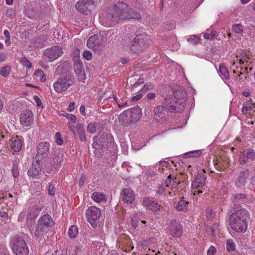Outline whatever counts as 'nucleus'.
<instances>
[{
	"label": "nucleus",
	"instance_id": "nucleus-1",
	"mask_svg": "<svg viewBox=\"0 0 255 255\" xmlns=\"http://www.w3.org/2000/svg\"><path fill=\"white\" fill-rule=\"evenodd\" d=\"M108 18L113 22H117L120 19H139L141 15L139 12L131 9L124 2H117L113 7V10L107 15Z\"/></svg>",
	"mask_w": 255,
	"mask_h": 255
},
{
	"label": "nucleus",
	"instance_id": "nucleus-2",
	"mask_svg": "<svg viewBox=\"0 0 255 255\" xmlns=\"http://www.w3.org/2000/svg\"><path fill=\"white\" fill-rule=\"evenodd\" d=\"M249 218L250 214L245 209L234 212L230 217L229 224L231 229L238 233H245L248 226L247 220Z\"/></svg>",
	"mask_w": 255,
	"mask_h": 255
},
{
	"label": "nucleus",
	"instance_id": "nucleus-3",
	"mask_svg": "<svg viewBox=\"0 0 255 255\" xmlns=\"http://www.w3.org/2000/svg\"><path fill=\"white\" fill-rule=\"evenodd\" d=\"M148 36L146 34H142L136 35L132 39L128 37L126 39V44L131 53L137 54L143 52L148 47Z\"/></svg>",
	"mask_w": 255,
	"mask_h": 255
},
{
	"label": "nucleus",
	"instance_id": "nucleus-4",
	"mask_svg": "<svg viewBox=\"0 0 255 255\" xmlns=\"http://www.w3.org/2000/svg\"><path fill=\"white\" fill-rule=\"evenodd\" d=\"M113 136L107 132H100L94 137L92 144L95 149L94 153L98 156H102L104 151L107 149L109 144L113 142Z\"/></svg>",
	"mask_w": 255,
	"mask_h": 255
},
{
	"label": "nucleus",
	"instance_id": "nucleus-5",
	"mask_svg": "<svg viewBox=\"0 0 255 255\" xmlns=\"http://www.w3.org/2000/svg\"><path fill=\"white\" fill-rule=\"evenodd\" d=\"M142 115L141 110L138 106L127 110L120 114L119 122L124 127H128L136 123Z\"/></svg>",
	"mask_w": 255,
	"mask_h": 255
},
{
	"label": "nucleus",
	"instance_id": "nucleus-6",
	"mask_svg": "<svg viewBox=\"0 0 255 255\" xmlns=\"http://www.w3.org/2000/svg\"><path fill=\"white\" fill-rule=\"evenodd\" d=\"M10 246L15 255H28L29 252L27 243L24 235H16L11 238Z\"/></svg>",
	"mask_w": 255,
	"mask_h": 255
},
{
	"label": "nucleus",
	"instance_id": "nucleus-7",
	"mask_svg": "<svg viewBox=\"0 0 255 255\" xmlns=\"http://www.w3.org/2000/svg\"><path fill=\"white\" fill-rule=\"evenodd\" d=\"M75 82L74 77L70 73L61 75L53 83L54 90L58 93H62L67 90Z\"/></svg>",
	"mask_w": 255,
	"mask_h": 255
},
{
	"label": "nucleus",
	"instance_id": "nucleus-8",
	"mask_svg": "<svg viewBox=\"0 0 255 255\" xmlns=\"http://www.w3.org/2000/svg\"><path fill=\"white\" fill-rule=\"evenodd\" d=\"M54 224V221L50 215L45 214L42 216L37 221L36 229L34 232L35 236H41L43 234L47 233Z\"/></svg>",
	"mask_w": 255,
	"mask_h": 255
},
{
	"label": "nucleus",
	"instance_id": "nucleus-9",
	"mask_svg": "<svg viewBox=\"0 0 255 255\" xmlns=\"http://www.w3.org/2000/svg\"><path fill=\"white\" fill-rule=\"evenodd\" d=\"M162 102L170 113H180L184 109L183 107H181V104L178 101L175 100L170 94L166 95Z\"/></svg>",
	"mask_w": 255,
	"mask_h": 255
},
{
	"label": "nucleus",
	"instance_id": "nucleus-10",
	"mask_svg": "<svg viewBox=\"0 0 255 255\" xmlns=\"http://www.w3.org/2000/svg\"><path fill=\"white\" fill-rule=\"evenodd\" d=\"M86 215L92 227L96 228L101 216L100 209L95 206H91L86 210Z\"/></svg>",
	"mask_w": 255,
	"mask_h": 255
},
{
	"label": "nucleus",
	"instance_id": "nucleus-11",
	"mask_svg": "<svg viewBox=\"0 0 255 255\" xmlns=\"http://www.w3.org/2000/svg\"><path fill=\"white\" fill-rule=\"evenodd\" d=\"M63 53L62 49L59 46H52L44 51L43 57L46 61L51 62L60 57Z\"/></svg>",
	"mask_w": 255,
	"mask_h": 255
},
{
	"label": "nucleus",
	"instance_id": "nucleus-12",
	"mask_svg": "<svg viewBox=\"0 0 255 255\" xmlns=\"http://www.w3.org/2000/svg\"><path fill=\"white\" fill-rule=\"evenodd\" d=\"M168 230L171 237L179 238L182 234L183 227L178 220L173 219L169 223Z\"/></svg>",
	"mask_w": 255,
	"mask_h": 255
},
{
	"label": "nucleus",
	"instance_id": "nucleus-13",
	"mask_svg": "<svg viewBox=\"0 0 255 255\" xmlns=\"http://www.w3.org/2000/svg\"><path fill=\"white\" fill-rule=\"evenodd\" d=\"M69 129L73 132L75 138H79L81 142H86L87 137L84 129V125L78 122L75 128L73 127L69 123H67Z\"/></svg>",
	"mask_w": 255,
	"mask_h": 255
},
{
	"label": "nucleus",
	"instance_id": "nucleus-14",
	"mask_svg": "<svg viewBox=\"0 0 255 255\" xmlns=\"http://www.w3.org/2000/svg\"><path fill=\"white\" fill-rule=\"evenodd\" d=\"M153 113L156 119L165 122L169 117V113L170 112L162 102L160 104L154 107Z\"/></svg>",
	"mask_w": 255,
	"mask_h": 255
},
{
	"label": "nucleus",
	"instance_id": "nucleus-15",
	"mask_svg": "<svg viewBox=\"0 0 255 255\" xmlns=\"http://www.w3.org/2000/svg\"><path fill=\"white\" fill-rule=\"evenodd\" d=\"M94 3V1L92 0H81L76 3L75 6L79 12L87 15L93 8Z\"/></svg>",
	"mask_w": 255,
	"mask_h": 255
},
{
	"label": "nucleus",
	"instance_id": "nucleus-16",
	"mask_svg": "<svg viewBox=\"0 0 255 255\" xmlns=\"http://www.w3.org/2000/svg\"><path fill=\"white\" fill-rule=\"evenodd\" d=\"M246 198L247 195L243 193L235 194L232 196L231 207L235 212H237L238 210L239 211L243 209L242 205Z\"/></svg>",
	"mask_w": 255,
	"mask_h": 255
},
{
	"label": "nucleus",
	"instance_id": "nucleus-17",
	"mask_svg": "<svg viewBox=\"0 0 255 255\" xmlns=\"http://www.w3.org/2000/svg\"><path fill=\"white\" fill-rule=\"evenodd\" d=\"M50 144L47 142H41L37 147V154L34 158L41 160L47 157L49 153Z\"/></svg>",
	"mask_w": 255,
	"mask_h": 255
},
{
	"label": "nucleus",
	"instance_id": "nucleus-18",
	"mask_svg": "<svg viewBox=\"0 0 255 255\" xmlns=\"http://www.w3.org/2000/svg\"><path fill=\"white\" fill-rule=\"evenodd\" d=\"M172 94L173 98L181 104V107L184 108L186 103L185 98L187 95L186 91L182 87H178L172 90Z\"/></svg>",
	"mask_w": 255,
	"mask_h": 255
},
{
	"label": "nucleus",
	"instance_id": "nucleus-19",
	"mask_svg": "<svg viewBox=\"0 0 255 255\" xmlns=\"http://www.w3.org/2000/svg\"><path fill=\"white\" fill-rule=\"evenodd\" d=\"M206 179V177L203 173H199L194 180L192 182L191 185L192 188L198 190L197 191V194H199L203 193V191L200 190V189H202L204 186ZM195 192H196V191H195Z\"/></svg>",
	"mask_w": 255,
	"mask_h": 255
},
{
	"label": "nucleus",
	"instance_id": "nucleus-20",
	"mask_svg": "<svg viewBox=\"0 0 255 255\" xmlns=\"http://www.w3.org/2000/svg\"><path fill=\"white\" fill-rule=\"evenodd\" d=\"M255 159V152L252 148H247L241 152L239 161L242 165L247 163L249 160L253 161Z\"/></svg>",
	"mask_w": 255,
	"mask_h": 255
},
{
	"label": "nucleus",
	"instance_id": "nucleus-21",
	"mask_svg": "<svg viewBox=\"0 0 255 255\" xmlns=\"http://www.w3.org/2000/svg\"><path fill=\"white\" fill-rule=\"evenodd\" d=\"M121 198L125 203L131 204L135 198V194L131 188L126 187L121 192Z\"/></svg>",
	"mask_w": 255,
	"mask_h": 255
},
{
	"label": "nucleus",
	"instance_id": "nucleus-22",
	"mask_svg": "<svg viewBox=\"0 0 255 255\" xmlns=\"http://www.w3.org/2000/svg\"><path fill=\"white\" fill-rule=\"evenodd\" d=\"M20 122L25 127L32 125L34 122L32 112L29 110L22 111L20 115Z\"/></svg>",
	"mask_w": 255,
	"mask_h": 255
},
{
	"label": "nucleus",
	"instance_id": "nucleus-23",
	"mask_svg": "<svg viewBox=\"0 0 255 255\" xmlns=\"http://www.w3.org/2000/svg\"><path fill=\"white\" fill-rule=\"evenodd\" d=\"M42 161L41 160L34 159L32 167L28 170L27 174L33 178H38L41 171Z\"/></svg>",
	"mask_w": 255,
	"mask_h": 255
},
{
	"label": "nucleus",
	"instance_id": "nucleus-24",
	"mask_svg": "<svg viewBox=\"0 0 255 255\" xmlns=\"http://www.w3.org/2000/svg\"><path fill=\"white\" fill-rule=\"evenodd\" d=\"M250 174V171L249 169L241 171L235 181L236 185L238 187L244 186L246 183L247 179L249 177Z\"/></svg>",
	"mask_w": 255,
	"mask_h": 255
},
{
	"label": "nucleus",
	"instance_id": "nucleus-25",
	"mask_svg": "<svg viewBox=\"0 0 255 255\" xmlns=\"http://www.w3.org/2000/svg\"><path fill=\"white\" fill-rule=\"evenodd\" d=\"M143 205L147 207L148 209L153 211H157L160 210V205L154 201H151L148 198L144 197L143 199Z\"/></svg>",
	"mask_w": 255,
	"mask_h": 255
},
{
	"label": "nucleus",
	"instance_id": "nucleus-26",
	"mask_svg": "<svg viewBox=\"0 0 255 255\" xmlns=\"http://www.w3.org/2000/svg\"><path fill=\"white\" fill-rule=\"evenodd\" d=\"M22 137L16 135L11 139V147L15 152L19 151L22 147L23 141Z\"/></svg>",
	"mask_w": 255,
	"mask_h": 255
},
{
	"label": "nucleus",
	"instance_id": "nucleus-27",
	"mask_svg": "<svg viewBox=\"0 0 255 255\" xmlns=\"http://www.w3.org/2000/svg\"><path fill=\"white\" fill-rule=\"evenodd\" d=\"M71 67L70 62L68 60H62L58 64L56 68V72L58 74L65 73Z\"/></svg>",
	"mask_w": 255,
	"mask_h": 255
},
{
	"label": "nucleus",
	"instance_id": "nucleus-28",
	"mask_svg": "<svg viewBox=\"0 0 255 255\" xmlns=\"http://www.w3.org/2000/svg\"><path fill=\"white\" fill-rule=\"evenodd\" d=\"M113 35L114 32L112 30L100 31L99 34H97L98 36V39L100 40V45H102L107 40H109Z\"/></svg>",
	"mask_w": 255,
	"mask_h": 255
},
{
	"label": "nucleus",
	"instance_id": "nucleus-29",
	"mask_svg": "<svg viewBox=\"0 0 255 255\" xmlns=\"http://www.w3.org/2000/svg\"><path fill=\"white\" fill-rule=\"evenodd\" d=\"M74 69L77 75L79 81H83L85 79V74L82 63L78 62L74 64Z\"/></svg>",
	"mask_w": 255,
	"mask_h": 255
},
{
	"label": "nucleus",
	"instance_id": "nucleus-30",
	"mask_svg": "<svg viewBox=\"0 0 255 255\" xmlns=\"http://www.w3.org/2000/svg\"><path fill=\"white\" fill-rule=\"evenodd\" d=\"M99 43L100 40L98 39V36L97 34H94L89 38L87 42V45L89 48L94 49L97 46L100 45Z\"/></svg>",
	"mask_w": 255,
	"mask_h": 255
},
{
	"label": "nucleus",
	"instance_id": "nucleus-31",
	"mask_svg": "<svg viewBox=\"0 0 255 255\" xmlns=\"http://www.w3.org/2000/svg\"><path fill=\"white\" fill-rule=\"evenodd\" d=\"M189 204V202L184 200V198L182 197L177 203L175 208L178 211L187 212L188 211Z\"/></svg>",
	"mask_w": 255,
	"mask_h": 255
},
{
	"label": "nucleus",
	"instance_id": "nucleus-32",
	"mask_svg": "<svg viewBox=\"0 0 255 255\" xmlns=\"http://www.w3.org/2000/svg\"><path fill=\"white\" fill-rule=\"evenodd\" d=\"M218 72L222 79L229 80L230 79L229 70L224 63L220 64Z\"/></svg>",
	"mask_w": 255,
	"mask_h": 255
},
{
	"label": "nucleus",
	"instance_id": "nucleus-33",
	"mask_svg": "<svg viewBox=\"0 0 255 255\" xmlns=\"http://www.w3.org/2000/svg\"><path fill=\"white\" fill-rule=\"evenodd\" d=\"M63 160V156L61 154L58 153L57 155H54L52 156L50 163L52 166L55 168H58Z\"/></svg>",
	"mask_w": 255,
	"mask_h": 255
},
{
	"label": "nucleus",
	"instance_id": "nucleus-34",
	"mask_svg": "<svg viewBox=\"0 0 255 255\" xmlns=\"http://www.w3.org/2000/svg\"><path fill=\"white\" fill-rule=\"evenodd\" d=\"M47 39L45 35H41L35 38L33 42L34 46L37 48L42 47Z\"/></svg>",
	"mask_w": 255,
	"mask_h": 255
},
{
	"label": "nucleus",
	"instance_id": "nucleus-35",
	"mask_svg": "<svg viewBox=\"0 0 255 255\" xmlns=\"http://www.w3.org/2000/svg\"><path fill=\"white\" fill-rule=\"evenodd\" d=\"M92 199L96 202L100 203L103 201H106L107 197L105 195L99 192H94L92 195Z\"/></svg>",
	"mask_w": 255,
	"mask_h": 255
},
{
	"label": "nucleus",
	"instance_id": "nucleus-36",
	"mask_svg": "<svg viewBox=\"0 0 255 255\" xmlns=\"http://www.w3.org/2000/svg\"><path fill=\"white\" fill-rule=\"evenodd\" d=\"M202 154V151L200 150H193L183 154V158H187L189 157H199Z\"/></svg>",
	"mask_w": 255,
	"mask_h": 255
},
{
	"label": "nucleus",
	"instance_id": "nucleus-37",
	"mask_svg": "<svg viewBox=\"0 0 255 255\" xmlns=\"http://www.w3.org/2000/svg\"><path fill=\"white\" fill-rule=\"evenodd\" d=\"M251 101H252V99H250V101H246L244 103L242 112L244 114H247L248 111L253 109L254 106Z\"/></svg>",
	"mask_w": 255,
	"mask_h": 255
},
{
	"label": "nucleus",
	"instance_id": "nucleus-38",
	"mask_svg": "<svg viewBox=\"0 0 255 255\" xmlns=\"http://www.w3.org/2000/svg\"><path fill=\"white\" fill-rule=\"evenodd\" d=\"M225 162L222 159H217L214 162L215 168L219 171L224 170L225 168Z\"/></svg>",
	"mask_w": 255,
	"mask_h": 255
},
{
	"label": "nucleus",
	"instance_id": "nucleus-39",
	"mask_svg": "<svg viewBox=\"0 0 255 255\" xmlns=\"http://www.w3.org/2000/svg\"><path fill=\"white\" fill-rule=\"evenodd\" d=\"M78 234V228L76 226H71L68 231V235L70 238H75L77 237Z\"/></svg>",
	"mask_w": 255,
	"mask_h": 255
},
{
	"label": "nucleus",
	"instance_id": "nucleus-40",
	"mask_svg": "<svg viewBox=\"0 0 255 255\" xmlns=\"http://www.w3.org/2000/svg\"><path fill=\"white\" fill-rule=\"evenodd\" d=\"M59 115L66 117L68 120L73 124H75L77 122L76 117L73 114H68L65 112H62L61 113H59Z\"/></svg>",
	"mask_w": 255,
	"mask_h": 255
},
{
	"label": "nucleus",
	"instance_id": "nucleus-41",
	"mask_svg": "<svg viewBox=\"0 0 255 255\" xmlns=\"http://www.w3.org/2000/svg\"><path fill=\"white\" fill-rule=\"evenodd\" d=\"M11 172L14 178H16L19 176L18 165L16 161L13 162Z\"/></svg>",
	"mask_w": 255,
	"mask_h": 255
},
{
	"label": "nucleus",
	"instance_id": "nucleus-42",
	"mask_svg": "<svg viewBox=\"0 0 255 255\" xmlns=\"http://www.w3.org/2000/svg\"><path fill=\"white\" fill-rule=\"evenodd\" d=\"M243 30V26L241 24H235L232 26V31L236 33L241 34Z\"/></svg>",
	"mask_w": 255,
	"mask_h": 255
},
{
	"label": "nucleus",
	"instance_id": "nucleus-43",
	"mask_svg": "<svg viewBox=\"0 0 255 255\" xmlns=\"http://www.w3.org/2000/svg\"><path fill=\"white\" fill-rule=\"evenodd\" d=\"M10 68L8 66L1 67L0 70V75L4 77H7L9 74Z\"/></svg>",
	"mask_w": 255,
	"mask_h": 255
},
{
	"label": "nucleus",
	"instance_id": "nucleus-44",
	"mask_svg": "<svg viewBox=\"0 0 255 255\" xmlns=\"http://www.w3.org/2000/svg\"><path fill=\"white\" fill-rule=\"evenodd\" d=\"M236 248V244L232 240L227 241L226 249L229 252L234 251Z\"/></svg>",
	"mask_w": 255,
	"mask_h": 255
},
{
	"label": "nucleus",
	"instance_id": "nucleus-45",
	"mask_svg": "<svg viewBox=\"0 0 255 255\" xmlns=\"http://www.w3.org/2000/svg\"><path fill=\"white\" fill-rule=\"evenodd\" d=\"M34 74L35 76L40 78V81L44 82L46 80V77L43 74L42 70L37 69L34 71Z\"/></svg>",
	"mask_w": 255,
	"mask_h": 255
},
{
	"label": "nucleus",
	"instance_id": "nucleus-46",
	"mask_svg": "<svg viewBox=\"0 0 255 255\" xmlns=\"http://www.w3.org/2000/svg\"><path fill=\"white\" fill-rule=\"evenodd\" d=\"M176 177L173 178V176L170 174L165 180L164 183H163L162 184H164L165 186L167 187L169 186V184L171 183L172 182L173 183V184L176 183Z\"/></svg>",
	"mask_w": 255,
	"mask_h": 255
},
{
	"label": "nucleus",
	"instance_id": "nucleus-47",
	"mask_svg": "<svg viewBox=\"0 0 255 255\" xmlns=\"http://www.w3.org/2000/svg\"><path fill=\"white\" fill-rule=\"evenodd\" d=\"M20 62L24 66L28 68H31L32 67L31 63L25 57H22L21 58Z\"/></svg>",
	"mask_w": 255,
	"mask_h": 255
},
{
	"label": "nucleus",
	"instance_id": "nucleus-48",
	"mask_svg": "<svg viewBox=\"0 0 255 255\" xmlns=\"http://www.w3.org/2000/svg\"><path fill=\"white\" fill-rule=\"evenodd\" d=\"M200 38L198 36L193 35L187 39V41L192 44H196L199 42Z\"/></svg>",
	"mask_w": 255,
	"mask_h": 255
},
{
	"label": "nucleus",
	"instance_id": "nucleus-49",
	"mask_svg": "<svg viewBox=\"0 0 255 255\" xmlns=\"http://www.w3.org/2000/svg\"><path fill=\"white\" fill-rule=\"evenodd\" d=\"M154 85L151 82H148L144 84L143 88L141 89V91L143 92L147 91L152 90L154 88Z\"/></svg>",
	"mask_w": 255,
	"mask_h": 255
},
{
	"label": "nucleus",
	"instance_id": "nucleus-50",
	"mask_svg": "<svg viewBox=\"0 0 255 255\" xmlns=\"http://www.w3.org/2000/svg\"><path fill=\"white\" fill-rule=\"evenodd\" d=\"M96 126L94 123H90L87 126V131L91 133L96 132Z\"/></svg>",
	"mask_w": 255,
	"mask_h": 255
},
{
	"label": "nucleus",
	"instance_id": "nucleus-51",
	"mask_svg": "<svg viewBox=\"0 0 255 255\" xmlns=\"http://www.w3.org/2000/svg\"><path fill=\"white\" fill-rule=\"evenodd\" d=\"M166 187L165 186L164 184H161L159 185L157 187V189L156 190V193L159 195H162L164 192L166 190Z\"/></svg>",
	"mask_w": 255,
	"mask_h": 255
},
{
	"label": "nucleus",
	"instance_id": "nucleus-52",
	"mask_svg": "<svg viewBox=\"0 0 255 255\" xmlns=\"http://www.w3.org/2000/svg\"><path fill=\"white\" fill-rule=\"evenodd\" d=\"M56 142L58 145H61L63 143V140L61 137L60 132H56L55 134Z\"/></svg>",
	"mask_w": 255,
	"mask_h": 255
},
{
	"label": "nucleus",
	"instance_id": "nucleus-53",
	"mask_svg": "<svg viewBox=\"0 0 255 255\" xmlns=\"http://www.w3.org/2000/svg\"><path fill=\"white\" fill-rule=\"evenodd\" d=\"M56 191V189L54 185H53L52 184H50L49 185V187H48V193L50 195L53 196L55 195Z\"/></svg>",
	"mask_w": 255,
	"mask_h": 255
},
{
	"label": "nucleus",
	"instance_id": "nucleus-54",
	"mask_svg": "<svg viewBox=\"0 0 255 255\" xmlns=\"http://www.w3.org/2000/svg\"><path fill=\"white\" fill-rule=\"evenodd\" d=\"M83 56L87 60H90L92 58V53L89 51H84Z\"/></svg>",
	"mask_w": 255,
	"mask_h": 255
},
{
	"label": "nucleus",
	"instance_id": "nucleus-55",
	"mask_svg": "<svg viewBox=\"0 0 255 255\" xmlns=\"http://www.w3.org/2000/svg\"><path fill=\"white\" fill-rule=\"evenodd\" d=\"M156 97V93L155 92H150L148 93L145 97V98L147 99V100H152L154 99Z\"/></svg>",
	"mask_w": 255,
	"mask_h": 255
},
{
	"label": "nucleus",
	"instance_id": "nucleus-56",
	"mask_svg": "<svg viewBox=\"0 0 255 255\" xmlns=\"http://www.w3.org/2000/svg\"><path fill=\"white\" fill-rule=\"evenodd\" d=\"M216 249L213 246H211L207 251V255H215Z\"/></svg>",
	"mask_w": 255,
	"mask_h": 255
},
{
	"label": "nucleus",
	"instance_id": "nucleus-57",
	"mask_svg": "<svg viewBox=\"0 0 255 255\" xmlns=\"http://www.w3.org/2000/svg\"><path fill=\"white\" fill-rule=\"evenodd\" d=\"M248 63L247 55L242 56L239 60V63L240 65H246Z\"/></svg>",
	"mask_w": 255,
	"mask_h": 255
},
{
	"label": "nucleus",
	"instance_id": "nucleus-58",
	"mask_svg": "<svg viewBox=\"0 0 255 255\" xmlns=\"http://www.w3.org/2000/svg\"><path fill=\"white\" fill-rule=\"evenodd\" d=\"M75 105L76 104L75 102H71L68 105L67 110L70 112L73 111L75 107Z\"/></svg>",
	"mask_w": 255,
	"mask_h": 255
},
{
	"label": "nucleus",
	"instance_id": "nucleus-59",
	"mask_svg": "<svg viewBox=\"0 0 255 255\" xmlns=\"http://www.w3.org/2000/svg\"><path fill=\"white\" fill-rule=\"evenodd\" d=\"M8 214L4 211H0V220H4L7 219Z\"/></svg>",
	"mask_w": 255,
	"mask_h": 255
},
{
	"label": "nucleus",
	"instance_id": "nucleus-60",
	"mask_svg": "<svg viewBox=\"0 0 255 255\" xmlns=\"http://www.w3.org/2000/svg\"><path fill=\"white\" fill-rule=\"evenodd\" d=\"M34 99L37 106L40 107L42 105L41 101L38 96L35 95L34 96Z\"/></svg>",
	"mask_w": 255,
	"mask_h": 255
},
{
	"label": "nucleus",
	"instance_id": "nucleus-61",
	"mask_svg": "<svg viewBox=\"0 0 255 255\" xmlns=\"http://www.w3.org/2000/svg\"><path fill=\"white\" fill-rule=\"evenodd\" d=\"M85 180H86V176L84 174H82L81 176L80 180H79V185L80 186H83L84 184H85Z\"/></svg>",
	"mask_w": 255,
	"mask_h": 255
},
{
	"label": "nucleus",
	"instance_id": "nucleus-62",
	"mask_svg": "<svg viewBox=\"0 0 255 255\" xmlns=\"http://www.w3.org/2000/svg\"><path fill=\"white\" fill-rule=\"evenodd\" d=\"M111 39H109V42H112L113 43H117V39L119 40V38L118 37V35H114L111 37Z\"/></svg>",
	"mask_w": 255,
	"mask_h": 255
},
{
	"label": "nucleus",
	"instance_id": "nucleus-63",
	"mask_svg": "<svg viewBox=\"0 0 255 255\" xmlns=\"http://www.w3.org/2000/svg\"><path fill=\"white\" fill-rule=\"evenodd\" d=\"M159 166L161 167H167L169 163L166 161H161L159 162Z\"/></svg>",
	"mask_w": 255,
	"mask_h": 255
},
{
	"label": "nucleus",
	"instance_id": "nucleus-64",
	"mask_svg": "<svg viewBox=\"0 0 255 255\" xmlns=\"http://www.w3.org/2000/svg\"><path fill=\"white\" fill-rule=\"evenodd\" d=\"M142 97L141 94H138L136 95L133 96L132 98V101H137L140 99Z\"/></svg>",
	"mask_w": 255,
	"mask_h": 255
}]
</instances>
